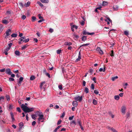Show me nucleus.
I'll return each instance as SVG.
<instances>
[{"label": "nucleus", "mask_w": 132, "mask_h": 132, "mask_svg": "<svg viewBox=\"0 0 132 132\" xmlns=\"http://www.w3.org/2000/svg\"><path fill=\"white\" fill-rule=\"evenodd\" d=\"M96 50L97 51H98L99 52V53L101 54H103V52L101 50L100 48V47H98L97 48Z\"/></svg>", "instance_id": "9d476101"}, {"label": "nucleus", "mask_w": 132, "mask_h": 132, "mask_svg": "<svg viewBox=\"0 0 132 132\" xmlns=\"http://www.w3.org/2000/svg\"><path fill=\"white\" fill-rule=\"evenodd\" d=\"M12 44L11 43H10L9 44H8V46H9V47L8 48H10V49L11 47L12 46Z\"/></svg>", "instance_id": "e2e57ef3"}, {"label": "nucleus", "mask_w": 132, "mask_h": 132, "mask_svg": "<svg viewBox=\"0 0 132 132\" xmlns=\"http://www.w3.org/2000/svg\"><path fill=\"white\" fill-rule=\"evenodd\" d=\"M94 93L96 94H98L99 93V92L97 90H95L94 91Z\"/></svg>", "instance_id": "79ce46f5"}, {"label": "nucleus", "mask_w": 132, "mask_h": 132, "mask_svg": "<svg viewBox=\"0 0 132 132\" xmlns=\"http://www.w3.org/2000/svg\"><path fill=\"white\" fill-rule=\"evenodd\" d=\"M93 103L94 105H96L97 104V101L95 100L94 99L93 100Z\"/></svg>", "instance_id": "c85d7f7f"}, {"label": "nucleus", "mask_w": 132, "mask_h": 132, "mask_svg": "<svg viewBox=\"0 0 132 132\" xmlns=\"http://www.w3.org/2000/svg\"><path fill=\"white\" fill-rule=\"evenodd\" d=\"M24 125L23 123V122H21L19 124V129L20 130L21 129L22 127Z\"/></svg>", "instance_id": "f8f14e48"}, {"label": "nucleus", "mask_w": 132, "mask_h": 132, "mask_svg": "<svg viewBox=\"0 0 132 132\" xmlns=\"http://www.w3.org/2000/svg\"><path fill=\"white\" fill-rule=\"evenodd\" d=\"M36 19V18L35 17L32 16V22L34 21Z\"/></svg>", "instance_id": "72a5a7b5"}, {"label": "nucleus", "mask_w": 132, "mask_h": 132, "mask_svg": "<svg viewBox=\"0 0 132 132\" xmlns=\"http://www.w3.org/2000/svg\"><path fill=\"white\" fill-rule=\"evenodd\" d=\"M30 2L28 1V2L27 3H25L24 4V5L26 7H27L29 6L30 4Z\"/></svg>", "instance_id": "412c9836"}, {"label": "nucleus", "mask_w": 132, "mask_h": 132, "mask_svg": "<svg viewBox=\"0 0 132 132\" xmlns=\"http://www.w3.org/2000/svg\"><path fill=\"white\" fill-rule=\"evenodd\" d=\"M61 50H58L57 51V54H60L61 52Z\"/></svg>", "instance_id": "37998d69"}, {"label": "nucleus", "mask_w": 132, "mask_h": 132, "mask_svg": "<svg viewBox=\"0 0 132 132\" xmlns=\"http://www.w3.org/2000/svg\"><path fill=\"white\" fill-rule=\"evenodd\" d=\"M119 6L117 5H115L113 7V9L114 10L116 11L118 10L119 8Z\"/></svg>", "instance_id": "f3484780"}, {"label": "nucleus", "mask_w": 132, "mask_h": 132, "mask_svg": "<svg viewBox=\"0 0 132 132\" xmlns=\"http://www.w3.org/2000/svg\"><path fill=\"white\" fill-rule=\"evenodd\" d=\"M81 39L82 41H85L87 39V36H83L81 38Z\"/></svg>", "instance_id": "4be33fe9"}, {"label": "nucleus", "mask_w": 132, "mask_h": 132, "mask_svg": "<svg viewBox=\"0 0 132 132\" xmlns=\"http://www.w3.org/2000/svg\"><path fill=\"white\" fill-rule=\"evenodd\" d=\"M5 71V68H3L1 69H0V72H4Z\"/></svg>", "instance_id": "09e8293b"}, {"label": "nucleus", "mask_w": 132, "mask_h": 132, "mask_svg": "<svg viewBox=\"0 0 132 132\" xmlns=\"http://www.w3.org/2000/svg\"><path fill=\"white\" fill-rule=\"evenodd\" d=\"M72 27H73V28H75L76 29H77L78 28L77 26L75 25H73L72 26Z\"/></svg>", "instance_id": "338daca9"}, {"label": "nucleus", "mask_w": 132, "mask_h": 132, "mask_svg": "<svg viewBox=\"0 0 132 132\" xmlns=\"http://www.w3.org/2000/svg\"><path fill=\"white\" fill-rule=\"evenodd\" d=\"M26 48V46H25V45H24L22 47L21 49L22 50H24Z\"/></svg>", "instance_id": "864d4df0"}, {"label": "nucleus", "mask_w": 132, "mask_h": 132, "mask_svg": "<svg viewBox=\"0 0 132 132\" xmlns=\"http://www.w3.org/2000/svg\"><path fill=\"white\" fill-rule=\"evenodd\" d=\"M2 22L3 24H6L9 23V22L5 19H4L2 20Z\"/></svg>", "instance_id": "dca6fc26"}, {"label": "nucleus", "mask_w": 132, "mask_h": 132, "mask_svg": "<svg viewBox=\"0 0 132 132\" xmlns=\"http://www.w3.org/2000/svg\"><path fill=\"white\" fill-rule=\"evenodd\" d=\"M6 97L7 100L8 101H9L10 100V97L9 95H6Z\"/></svg>", "instance_id": "49530a36"}, {"label": "nucleus", "mask_w": 132, "mask_h": 132, "mask_svg": "<svg viewBox=\"0 0 132 132\" xmlns=\"http://www.w3.org/2000/svg\"><path fill=\"white\" fill-rule=\"evenodd\" d=\"M72 44V43L69 42H64V45H66L70 46Z\"/></svg>", "instance_id": "4468645a"}, {"label": "nucleus", "mask_w": 132, "mask_h": 132, "mask_svg": "<svg viewBox=\"0 0 132 132\" xmlns=\"http://www.w3.org/2000/svg\"><path fill=\"white\" fill-rule=\"evenodd\" d=\"M41 2L44 3H48L49 2L48 0H40Z\"/></svg>", "instance_id": "5701e85b"}, {"label": "nucleus", "mask_w": 132, "mask_h": 132, "mask_svg": "<svg viewBox=\"0 0 132 132\" xmlns=\"http://www.w3.org/2000/svg\"><path fill=\"white\" fill-rule=\"evenodd\" d=\"M26 16L24 15H23L21 17V18L23 20H24L26 19Z\"/></svg>", "instance_id": "bf43d9fd"}, {"label": "nucleus", "mask_w": 132, "mask_h": 132, "mask_svg": "<svg viewBox=\"0 0 132 132\" xmlns=\"http://www.w3.org/2000/svg\"><path fill=\"white\" fill-rule=\"evenodd\" d=\"M87 33H88V32H87L85 31H83V32L82 33V34L84 35H88Z\"/></svg>", "instance_id": "3c124183"}, {"label": "nucleus", "mask_w": 132, "mask_h": 132, "mask_svg": "<svg viewBox=\"0 0 132 132\" xmlns=\"http://www.w3.org/2000/svg\"><path fill=\"white\" fill-rule=\"evenodd\" d=\"M114 98L116 100H118L120 98V97L119 95H116L114 96Z\"/></svg>", "instance_id": "bb28decb"}, {"label": "nucleus", "mask_w": 132, "mask_h": 132, "mask_svg": "<svg viewBox=\"0 0 132 132\" xmlns=\"http://www.w3.org/2000/svg\"><path fill=\"white\" fill-rule=\"evenodd\" d=\"M21 107L22 110L25 113L33 111L34 109V108L29 107L25 105L24 104H22L21 105Z\"/></svg>", "instance_id": "f257e3e1"}, {"label": "nucleus", "mask_w": 132, "mask_h": 132, "mask_svg": "<svg viewBox=\"0 0 132 132\" xmlns=\"http://www.w3.org/2000/svg\"><path fill=\"white\" fill-rule=\"evenodd\" d=\"M35 77L34 76H31L30 78V80H32L35 79Z\"/></svg>", "instance_id": "7c9ffc66"}, {"label": "nucleus", "mask_w": 132, "mask_h": 132, "mask_svg": "<svg viewBox=\"0 0 132 132\" xmlns=\"http://www.w3.org/2000/svg\"><path fill=\"white\" fill-rule=\"evenodd\" d=\"M81 58V54L80 52L79 53L78 56V58L76 59V61L77 62L78 61H79Z\"/></svg>", "instance_id": "9b49d317"}, {"label": "nucleus", "mask_w": 132, "mask_h": 132, "mask_svg": "<svg viewBox=\"0 0 132 132\" xmlns=\"http://www.w3.org/2000/svg\"><path fill=\"white\" fill-rule=\"evenodd\" d=\"M70 124L71 125H72L73 124H75V125H76L77 124V123L76 122L75 120H73L72 121H71L70 123Z\"/></svg>", "instance_id": "b1692460"}, {"label": "nucleus", "mask_w": 132, "mask_h": 132, "mask_svg": "<svg viewBox=\"0 0 132 132\" xmlns=\"http://www.w3.org/2000/svg\"><path fill=\"white\" fill-rule=\"evenodd\" d=\"M90 88L91 89H94V85L93 84H91Z\"/></svg>", "instance_id": "58836bf2"}, {"label": "nucleus", "mask_w": 132, "mask_h": 132, "mask_svg": "<svg viewBox=\"0 0 132 132\" xmlns=\"http://www.w3.org/2000/svg\"><path fill=\"white\" fill-rule=\"evenodd\" d=\"M44 21V19H41V20H39L38 21V22L39 23L41 22Z\"/></svg>", "instance_id": "4d7b16f0"}, {"label": "nucleus", "mask_w": 132, "mask_h": 132, "mask_svg": "<svg viewBox=\"0 0 132 132\" xmlns=\"http://www.w3.org/2000/svg\"><path fill=\"white\" fill-rule=\"evenodd\" d=\"M23 79V77H20L19 80L18 82V84L19 86H20L21 85V83L22 82Z\"/></svg>", "instance_id": "20e7f679"}, {"label": "nucleus", "mask_w": 132, "mask_h": 132, "mask_svg": "<svg viewBox=\"0 0 132 132\" xmlns=\"http://www.w3.org/2000/svg\"><path fill=\"white\" fill-rule=\"evenodd\" d=\"M74 116H72L71 117H69V119L70 120H72L74 118Z\"/></svg>", "instance_id": "5fc2aeb1"}, {"label": "nucleus", "mask_w": 132, "mask_h": 132, "mask_svg": "<svg viewBox=\"0 0 132 132\" xmlns=\"http://www.w3.org/2000/svg\"><path fill=\"white\" fill-rule=\"evenodd\" d=\"M74 37L76 39H78L79 38V36L78 35H77L75 34H73Z\"/></svg>", "instance_id": "e433bc0d"}, {"label": "nucleus", "mask_w": 132, "mask_h": 132, "mask_svg": "<svg viewBox=\"0 0 132 132\" xmlns=\"http://www.w3.org/2000/svg\"><path fill=\"white\" fill-rule=\"evenodd\" d=\"M9 80L10 81H13L14 80V79L10 77L9 78Z\"/></svg>", "instance_id": "8fccbe9b"}, {"label": "nucleus", "mask_w": 132, "mask_h": 132, "mask_svg": "<svg viewBox=\"0 0 132 132\" xmlns=\"http://www.w3.org/2000/svg\"><path fill=\"white\" fill-rule=\"evenodd\" d=\"M6 72L8 75H10L11 74L12 72H11L10 69L7 68L6 69Z\"/></svg>", "instance_id": "423d86ee"}, {"label": "nucleus", "mask_w": 132, "mask_h": 132, "mask_svg": "<svg viewBox=\"0 0 132 132\" xmlns=\"http://www.w3.org/2000/svg\"><path fill=\"white\" fill-rule=\"evenodd\" d=\"M62 121L61 119H60L58 121L57 123V125H59L60 124L61 122Z\"/></svg>", "instance_id": "c03bdc74"}, {"label": "nucleus", "mask_w": 132, "mask_h": 132, "mask_svg": "<svg viewBox=\"0 0 132 132\" xmlns=\"http://www.w3.org/2000/svg\"><path fill=\"white\" fill-rule=\"evenodd\" d=\"M40 114L39 113V112L38 111L37 112H36L35 114V115H36V116H38Z\"/></svg>", "instance_id": "603ef678"}, {"label": "nucleus", "mask_w": 132, "mask_h": 132, "mask_svg": "<svg viewBox=\"0 0 132 132\" xmlns=\"http://www.w3.org/2000/svg\"><path fill=\"white\" fill-rule=\"evenodd\" d=\"M82 81H83V84H82L84 86H85L86 83V82L84 80H83Z\"/></svg>", "instance_id": "0e129e2a"}, {"label": "nucleus", "mask_w": 132, "mask_h": 132, "mask_svg": "<svg viewBox=\"0 0 132 132\" xmlns=\"http://www.w3.org/2000/svg\"><path fill=\"white\" fill-rule=\"evenodd\" d=\"M6 35L5 37V38H6L8 37L10 35L11 33V30L10 29L7 30L6 32Z\"/></svg>", "instance_id": "7ed1b4c3"}, {"label": "nucleus", "mask_w": 132, "mask_h": 132, "mask_svg": "<svg viewBox=\"0 0 132 132\" xmlns=\"http://www.w3.org/2000/svg\"><path fill=\"white\" fill-rule=\"evenodd\" d=\"M105 67L104 66L103 69H102V68H100L99 70V71L100 72H101V71H103V72H104L105 71Z\"/></svg>", "instance_id": "aec40b11"}, {"label": "nucleus", "mask_w": 132, "mask_h": 132, "mask_svg": "<svg viewBox=\"0 0 132 132\" xmlns=\"http://www.w3.org/2000/svg\"><path fill=\"white\" fill-rule=\"evenodd\" d=\"M72 105L74 107H77L78 105V103L76 101H73L72 103Z\"/></svg>", "instance_id": "2eb2a0df"}, {"label": "nucleus", "mask_w": 132, "mask_h": 132, "mask_svg": "<svg viewBox=\"0 0 132 132\" xmlns=\"http://www.w3.org/2000/svg\"><path fill=\"white\" fill-rule=\"evenodd\" d=\"M38 16H39V19H43V17L41 16H40V14H39L38 15Z\"/></svg>", "instance_id": "69168bd1"}, {"label": "nucleus", "mask_w": 132, "mask_h": 132, "mask_svg": "<svg viewBox=\"0 0 132 132\" xmlns=\"http://www.w3.org/2000/svg\"><path fill=\"white\" fill-rule=\"evenodd\" d=\"M126 107L125 106H122L121 108V112L124 114L125 113V111L126 110Z\"/></svg>", "instance_id": "6e6552de"}, {"label": "nucleus", "mask_w": 132, "mask_h": 132, "mask_svg": "<svg viewBox=\"0 0 132 132\" xmlns=\"http://www.w3.org/2000/svg\"><path fill=\"white\" fill-rule=\"evenodd\" d=\"M19 5L20 7L21 8H23V5L22 3L21 2L19 3Z\"/></svg>", "instance_id": "4c0bfd02"}, {"label": "nucleus", "mask_w": 132, "mask_h": 132, "mask_svg": "<svg viewBox=\"0 0 132 132\" xmlns=\"http://www.w3.org/2000/svg\"><path fill=\"white\" fill-rule=\"evenodd\" d=\"M10 48L7 47L4 50V53L6 55H7L8 54L7 52L9 51Z\"/></svg>", "instance_id": "ddd939ff"}, {"label": "nucleus", "mask_w": 132, "mask_h": 132, "mask_svg": "<svg viewBox=\"0 0 132 132\" xmlns=\"http://www.w3.org/2000/svg\"><path fill=\"white\" fill-rule=\"evenodd\" d=\"M124 34L125 35L127 36L129 35V32L125 31H124Z\"/></svg>", "instance_id": "ea45409f"}, {"label": "nucleus", "mask_w": 132, "mask_h": 132, "mask_svg": "<svg viewBox=\"0 0 132 132\" xmlns=\"http://www.w3.org/2000/svg\"><path fill=\"white\" fill-rule=\"evenodd\" d=\"M77 122L80 126L81 125V122L80 119H78L77 120Z\"/></svg>", "instance_id": "a211bd4d"}, {"label": "nucleus", "mask_w": 132, "mask_h": 132, "mask_svg": "<svg viewBox=\"0 0 132 132\" xmlns=\"http://www.w3.org/2000/svg\"><path fill=\"white\" fill-rule=\"evenodd\" d=\"M17 111H18L19 112H21V110L20 109L19 107L17 108Z\"/></svg>", "instance_id": "6e6d98bb"}, {"label": "nucleus", "mask_w": 132, "mask_h": 132, "mask_svg": "<svg viewBox=\"0 0 132 132\" xmlns=\"http://www.w3.org/2000/svg\"><path fill=\"white\" fill-rule=\"evenodd\" d=\"M118 77L117 76L112 77L111 79L113 81H114L115 79H117L118 78Z\"/></svg>", "instance_id": "473e14b6"}, {"label": "nucleus", "mask_w": 132, "mask_h": 132, "mask_svg": "<svg viewBox=\"0 0 132 132\" xmlns=\"http://www.w3.org/2000/svg\"><path fill=\"white\" fill-rule=\"evenodd\" d=\"M113 53H114V52H113V50H112L111 51V54H110V55L112 57V56H114V54H113Z\"/></svg>", "instance_id": "a18cd8bd"}, {"label": "nucleus", "mask_w": 132, "mask_h": 132, "mask_svg": "<svg viewBox=\"0 0 132 132\" xmlns=\"http://www.w3.org/2000/svg\"><path fill=\"white\" fill-rule=\"evenodd\" d=\"M93 69H90L88 72L90 73V75H91L92 74V72L93 71Z\"/></svg>", "instance_id": "f704fd0d"}, {"label": "nucleus", "mask_w": 132, "mask_h": 132, "mask_svg": "<svg viewBox=\"0 0 132 132\" xmlns=\"http://www.w3.org/2000/svg\"><path fill=\"white\" fill-rule=\"evenodd\" d=\"M11 36L13 37H16V34H12Z\"/></svg>", "instance_id": "a19ab883"}, {"label": "nucleus", "mask_w": 132, "mask_h": 132, "mask_svg": "<svg viewBox=\"0 0 132 132\" xmlns=\"http://www.w3.org/2000/svg\"><path fill=\"white\" fill-rule=\"evenodd\" d=\"M59 88L60 90H62V85H59Z\"/></svg>", "instance_id": "052dcab7"}, {"label": "nucleus", "mask_w": 132, "mask_h": 132, "mask_svg": "<svg viewBox=\"0 0 132 132\" xmlns=\"http://www.w3.org/2000/svg\"><path fill=\"white\" fill-rule=\"evenodd\" d=\"M11 117L12 119V121H14V115L12 113H10Z\"/></svg>", "instance_id": "a878e982"}, {"label": "nucleus", "mask_w": 132, "mask_h": 132, "mask_svg": "<svg viewBox=\"0 0 132 132\" xmlns=\"http://www.w3.org/2000/svg\"><path fill=\"white\" fill-rule=\"evenodd\" d=\"M84 92H85L86 94L88 93L89 92V90L87 87H85V88Z\"/></svg>", "instance_id": "393cba45"}, {"label": "nucleus", "mask_w": 132, "mask_h": 132, "mask_svg": "<svg viewBox=\"0 0 132 132\" xmlns=\"http://www.w3.org/2000/svg\"><path fill=\"white\" fill-rule=\"evenodd\" d=\"M83 26L85 24V22L84 21H82L80 23Z\"/></svg>", "instance_id": "774afa93"}, {"label": "nucleus", "mask_w": 132, "mask_h": 132, "mask_svg": "<svg viewBox=\"0 0 132 132\" xmlns=\"http://www.w3.org/2000/svg\"><path fill=\"white\" fill-rule=\"evenodd\" d=\"M36 117H37V116H36V115L32 114L31 115V117L33 119H36Z\"/></svg>", "instance_id": "cd10ccee"}, {"label": "nucleus", "mask_w": 132, "mask_h": 132, "mask_svg": "<svg viewBox=\"0 0 132 132\" xmlns=\"http://www.w3.org/2000/svg\"><path fill=\"white\" fill-rule=\"evenodd\" d=\"M29 41V38L26 39V38L25 36L22 37L19 39V41L18 42L19 44L21 45L22 44L23 42L27 43Z\"/></svg>", "instance_id": "f03ea898"}, {"label": "nucleus", "mask_w": 132, "mask_h": 132, "mask_svg": "<svg viewBox=\"0 0 132 132\" xmlns=\"http://www.w3.org/2000/svg\"><path fill=\"white\" fill-rule=\"evenodd\" d=\"M7 108L9 110H11L12 109L13 106L12 105L10 104L8 105Z\"/></svg>", "instance_id": "6ab92c4d"}, {"label": "nucleus", "mask_w": 132, "mask_h": 132, "mask_svg": "<svg viewBox=\"0 0 132 132\" xmlns=\"http://www.w3.org/2000/svg\"><path fill=\"white\" fill-rule=\"evenodd\" d=\"M37 4H38L41 7H42L43 6V5L39 1H38L37 2Z\"/></svg>", "instance_id": "2f4dec72"}, {"label": "nucleus", "mask_w": 132, "mask_h": 132, "mask_svg": "<svg viewBox=\"0 0 132 132\" xmlns=\"http://www.w3.org/2000/svg\"><path fill=\"white\" fill-rule=\"evenodd\" d=\"M108 3L107 2H106L104 1L103 2V6H105L108 4Z\"/></svg>", "instance_id": "c756f323"}, {"label": "nucleus", "mask_w": 132, "mask_h": 132, "mask_svg": "<svg viewBox=\"0 0 132 132\" xmlns=\"http://www.w3.org/2000/svg\"><path fill=\"white\" fill-rule=\"evenodd\" d=\"M75 99L76 101H81L82 100V96H81L80 97L78 96L77 97H75Z\"/></svg>", "instance_id": "39448f33"}, {"label": "nucleus", "mask_w": 132, "mask_h": 132, "mask_svg": "<svg viewBox=\"0 0 132 132\" xmlns=\"http://www.w3.org/2000/svg\"><path fill=\"white\" fill-rule=\"evenodd\" d=\"M107 128L109 130H111L113 132H118L117 131L112 127L108 126L107 127Z\"/></svg>", "instance_id": "1a4fd4ad"}, {"label": "nucleus", "mask_w": 132, "mask_h": 132, "mask_svg": "<svg viewBox=\"0 0 132 132\" xmlns=\"http://www.w3.org/2000/svg\"><path fill=\"white\" fill-rule=\"evenodd\" d=\"M88 35H94L95 34L94 32H93L92 33H89L88 32V33H87Z\"/></svg>", "instance_id": "13d9d810"}, {"label": "nucleus", "mask_w": 132, "mask_h": 132, "mask_svg": "<svg viewBox=\"0 0 132 132\" xmlns=\"http://www.w3.org/2000/svg\"><path fill=\"white\" fill-rule=\"evenodd\" d=\"M36 123V122L35 121H33L32 123V125L33 126H34Z\"/></svg>", "instance_id": "680f3d73"}, {"label": "nucleus", "mask_w": 132, "mask_h": 132, "mask_svg": "<svg viewBox=\"0 0 132 132\" xmlns=\"http://www.w3.org/2000/svg\"><path fill=\"white\" fill-rule=\"evenodd\" d=\"M65 115V113L64 112H63L61 116H60V117L61 118H63Z\"/></svg>", "instance_id": "c9c22d12"}, {"label": "nucleus", "mask_w": 132, "mask_h": 132, "mask_svg": "<svg viewBox=\"0 0 132 132\" xmlns=\"http://www.w3.org/2000/svg\"><path fill=\"white\" fill-rule=\"evenodd\" d=\"M53 30L51 28H50L49 30V31L52 33L53 32Z\"/></svg>", "instance_id": "de8ad7c7"}, {"label": "nucleus", "mask_w": 132, "mask_h": 132, "mask_svg": "<svg viewBox=\"0 0 132 132\" xmlns=\"http://www.w3.org/2000/svg\"><path fill=\"white\" fill-rule=\"evenodd\" d=\"M38 116L39 117L38 118V120L39 121H40L42 120H44V116L43 114H40Z\"/></svg>", "instance_id": "0eeeda50"}]
</instances>
